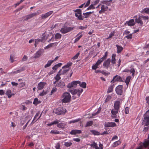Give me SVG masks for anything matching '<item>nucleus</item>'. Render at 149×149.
Here are the masks:
<instances>
[{
	"label": "nucleus",
	"instance_id": "50",
	"mask_svg": "<svg viewBox=\"0 0 149 149\" xmlns=\"http://www.w3.org/2000/svg\"><path fill=\"white\" fill-rule=\"evenodd\" d=\"M120 142L119 141H116L113 143V146L114 147H116L117 146L120 144Z\"/></svg>",
	"mask_w": 149,
	"mask_h": 149
},
{
	"label": "nucleus",
	"instance_id": "25",
	"mask_svg": "<svg viewBox=\"0 0 149 149\" xmlns=\"http://www.w3.org/2000/svg\"><path fill=\"white\" fill-rule=\"evenodd\" d=\"M94 12L93 11L92 12H87L86 13H83V15H84V17H83V19L85 18H87L89 17L90 15L93 13Z\"/></svg>",
	"mask_w": 149,
	"mask_h": 149
},
{
	"label": "nucleus",
	"instance_id": "43",
	"mask_svg": "<svg viewBox=\"0 0 149 149\" xmlns=\"http://www.w3.org/2000/svg\"><path fill=\"white\" fill-rule=\"evenodd\" d=\"M60 75H60V73L58 72V73L56 74V77H54V78L56 80H57V81H58L61 79V77H60Z\"/></svg>",
	"mask_w": 149,
	"mask_h": 149
},
{
	"label": "nucleus",
	"instance_id": "59",
	"mask_svg": "<svg viewBox=\"0 0 149 149\" xmlns=\"http://www.w3.org/2000/svg\"><path fill=\"white\" fill-rule=\"evenodd\" d=\"M60 122V121L59 120H58L57 119L55 121L52 122V124L54 125L58 124V123Z\"/></svg>",
	"mask_w": 149,
	"mask_h": 149
},
{
	"label": "nucleus",
	"instance_id": "26",
	"mask_svg": "<svg viewBox=\"0 0 149 149\" xmlns=\"http://www.w3.org/2000/svg\"><path fill=\"white\" fill-rule=\"evenodd\" d=\"M65 86V84L64 82L61 81L56 84V86L61 88H63Z\"/></svg>",
	"mask_w": 149,
	"mask_h": 149
},
{
	"label": "nucleus",
	"instance_id": "1",
	"mask_svg": "<svg viewBox=\"0 0 149 149\" xmlns=\"http://www.w3.org/2000/svg\"><path fill=\"white\" fill-rule=\"evenodd\" d=\"M61 98L62 102L68 103L70 101L71 97L69 93L68 92H65L62 94Z\"/></svg>",
	"mask_w": 149,
	"mask_h": 149
},
{
	"label": "nucleus",
	"instance_id": "56",
	"mask_svg": "<svg viewBox=\"0 0 149 149\" xmlns=\"http://www.w3.org/2000/svg\"><path fill=\"white\" fill-rule=\"evenodd\" d=\"M115 32L114 31H113V32H111L109 35V37H108L107 39H108L109 38H111L114 35Z\"/></svg>",
	"mask_w": 149,
	"mask_h": 149
},
{
	"label": "nucleus",
	"instance_id": "45",
	"mask_svg": "<svg viewBox=\"0 0 149 149\" xmlns=\"http://www.w3.org/2000/svg\"><path fill=\"white\" fill-rule=\"evenodd\" d=\"M54 44H55L56 45V43H50V44H49L47 46H46L45 47V49H48L49 48H50V47H52L53 45Z\"/></svg>",
	"mask_w": 149,
	"mask_h": 149
},
{
	"label": "nucleus",
	"instance_id": "37",
	"mask_svg": "<svg viewBox=\"0 0 149 149\" xmlns=\"http://www.w3.org/2000/svg\"><path fill=\"white\" fill-rule=\"evenodd\" d=\"M93 121H89L87 122L85 125V127H87L91 126L93 124Z\"/></svg>",
	"mask_w": 149,
	"mask_h": 149
},
{
	"label": "nucleus",
	"instance_id": "35",
	"mask_svg": "<svg viewBox=\"0 0 149 149\" xmlns=\"http://www.w3.org/2000/svg\"><path fill=\"white\" fill-rule=\"evenodd\" d=\"M131 78V77L130 76H128L126 77V80L125 81V82L127 86H128Z\"/></svg>",
	"mask_w": 149,
	"mask_h": 149
},
{
	"label": "nucleus",
	"instance_id": "17",
	"mask_svg": "<svg viewBox=\"0 0 149 149\" xmlns=\"http://www.w3.org/2000/svg\"><path fill=\"white\" fill-rule=\"evenodd\" d=\"M118 110L112 109L111 111L112 114L111 117L113 118H117V114L118 113Z\"/></svg>",
	"mask_w": 149,
	"mask_h": 149
},
{
	"label": "nucleus",
	"instance_id": "22",
	"mask_svg": "<svg viewBox=\"0 0 149 149\" xmlns=\"http://www.w3.org/2000/svg\"><path fill=\"white\" fill-rule=\"evenodd\" d=\"M81 131L79 130H73L70 132V134L72 135H75L77 134H80Z\"/></svg>",
	"mask_w": 149,
	"mask_h": 149
},
{
	"label": "nucleus",
	"instance_id": "12",
	"mask_svg": "<svg viewBox=\"0 0 149 149\" xmlns=\"http://www.w3.org/2000/svg\"><path fill=\"white\" fill-rule=\"evenodd\" d=\"M111 62V59L108 58L105 61L103 64L104 67L107 69L109 66L110 63Z\"/></svg>",
	"mask_w": 149,
	"mask_h": 149
},
{
	"label": "nucleus",
	"instance_id": "30",
	"mask_svg": "<svg viewBox=\"0 0 149 149\" xmlns=\"http://www.w3.org/2000/svg\"><path fill=\"white\" fill-rule=\"evenodd\" d=\"M135 21L136 22L140 24L141 26L143 24V22L141 19L140 17H139L138 18H136L135 19Z\"/></svg>",
	"mask_w": 149,
	"mask_h": 149
},
{
	"label": "nucleus",
	"instance_id": "8",
	"mask_svg": "<svg viewBox=\"0 0 149 149\" xmlns=\"http://www.w3.org/2000/svg\"><path fill=\"white\" fill-rule=\"evenodd\" d=\"M123 87L122 85H119L116 87L115 91L118 95H122Z\"/></svg>",
	"mask_w": 149,
	"mask_h": 149
},
{
	"label": "nucleus",
	"instance_id": "51",
	"mask_svg": "<svg viewBox=\"0 0 149 149\" xmlns=\"http://www.w3.org/2000/svg\"><path fill=\"white\" fill-rule=\"evenodd\" d=\"M111 98V97L109 95H108L107 96V97L105 99V102H107L109 101Z\"/></svg>",
	"mask_w": 149,
	"mask_h": 149
},
{
	"label": "nucleus",
	"instance_id": "11",
	"mask_svg": "<svg viewBox=\"0 0 149 149\" xmlns=\"http://www.w3.org/2000/svg\"><path fill=\"white\" fill-rule=\"evenodd\" d=\"M101 10L99 11V13L100 14H101L102 13H104L108 9V7L107 6L101 5Z\"/></svg>",
	"mask_w": 149,
	"mask_h": 149
},
{
	"label": "nucleus",
	"instance_id": "38",
	"mask_svg": "<svg viewBox=\"0 0 149 149\" xmlns=\"http://www.w3.org/2000/svg\"><path fill=\"white\" fill-rule=\"evenodd\" d=\"M24 67H22L20 68V69L16 71H14L13 72V73L14 74H17L18 73H19L21 72L24 71Z\"/></svg>",
	"mask_w": 149,
	"mask_h": 149
},
{
	"label": "nucleus",
	"instance_id": "18",
	"mask_svg": "<svg viewBox=\"0 0 149 149\" xmlns=\"http://www.w3.org/2000/svg\"><path fill=\"white\" fill-rule=\"evenodd\" d=\"M126 24H128L129 26H134L135 24L134 19H131L129 21H127L125 24V25Z\"/></svg>",
	"mask_w": 149,
	"mask_h": 149
},
{
	"label": "nucleus",
	"instance_id": "7",
	"mask_svg": "<svg viewBox=\"0 0 149 149\" xmlns=\"http://www.w3.org/2000/svg\"><path fill=\"white\" fill-rule=\"evenodd\" d=\"M74 29V27H64V28H62L61 29L60 31L62 33L65 34L73 30Z\"/></svg>",
	"mask_w": 149,
	"mask_h": 149
},
{
	"label": "nucleus",
	"instance_id": "46",
	"mask_svg": "<svg viewBox=\"0 0 149 149\" xmlns=\"http://www.w3.org/2000/svg\"><path fill=\"white\" fill-rule=\"evenodd\" d=\"M61 34H60L59 33H57L55 35V38L56 39H58L60 38H61Z\"/></svg>",
	"mask_w": 149,
	"mask_h": 149
},
{
	"label": "nucleus",
	"instance_id": "2",
	"mask_svg": "<svg viewBox=\"0 0 149 149\" xmlns=\"http://www.w3.org/2000/svg\"><path fill=\"white\" fill-rule=\"evenodd\" d=\"M149 110L147 111L144 114V120L143 121V124H145L144 126H148L149 125V114H148Z\"/></svg>",
	"mask_w": 149,
	"mask_h": 149
},
{
	"label": "nucleus",
	"instance_id": "15",
	"mask_svg": "<svg viewBox=\"0 0 149 149\" xmlns=\"http://www.w3.org/2000/svg\"><path fill=\"white\" fill-rule=\"evenodd\" d=\"M53 12V11H50L45 13V14H42L41 16V17L42 19H46L51 15Z\"/></svg>",
	"mask_w": 149,
	"mask_h": 149
},
{
	"label": "nucleus",
	"instance_id": "44",
	"mask_svg": "<svg viewBox=\"0 0 149 149\" xmlns=\"http://www.w3.org/2000/svg\"><path fill=\"white\" fill-rule=\"evenodd\" d=\"M72 143L70 142H65L64 143V145L66 147H70L72 145Z\"/></svg>",
	"mask_w": 149,
	"mask_h": 149
},
{
	"label": "nucleus",
	"instance_id": "57",
	"mask_svg": "<svg viewBox=\"0 0 149 149\" xmlns=\"http://www.w3.org/2000/svg\"><path fill=\"white\" fill-rule=\"evenodd\" d=\"M103 60L102 58H101L100 59L98 60L96 63L98 64V65H99L103 61Z\"/></svg>",
	"mask_w": 149,
	"mask_h": 149
},
{
	"label": "nucleus",
	"instance_id": "40",
	"mask_svg": "<svg viewBox=\"0 0 149 149\" xmlns=\"http://www.w3.org/2000/svg\"><path fill=\"white\" fill-rule=\"evenodd\" d=\"M91 132L94 135H100V133L99 132L95 130H91Z\"/></svg>",
	"mask_w": 149,
	"mask_h": 149
},
{
	"label": "nucleus",
	"instance_id": "53",
	"mask_svg": "<svg viewBox=\"0 0 149 149\" xmlns=\"http://www.w3.org/2000/svg\"><path fill=\"white\" fill-rule=\"evenodd\" d=\"M40 113V111H38L37 113H36V114L32 122V123L33 122L34 120L37 118V117L38 116V115H39Z\"/></svg>",
	"mask_w": 149,
	"mask_h": 149
},
{
	"label": "nucleus",
	"instance_id": "41",
	"mask_svg": "<svg viewBox=\"0 0 149 149\" xmlns=\"http://www.w3.org/2000/svg\"><path fill=\"white\" fill-rule=\"evenodd\" d=\"M52 63L53 61H52V60L48 61L47 64L45 65L44 67L45 68H47L50 66Z\"/></svg>",
	"mask_w": 149,
	"mask_h": 149
},
{
	"label": "nucleus",
	"instance_id": "14",
	"mask_svg": "<svg viewBox=\"0 0 149 149\" xmlns=\"http://www.w3.org/2000/svg\"><path fill=\"white\" fill-rule=\"evenodd\" d=\"M116 124L114 122H106L104 124V126L106 127H114L116 126Z\"/></svg>",
	"mask_w": 149,
	"mask_h": 149
},
{
	"label": "nucleus",
	"instance_id": "64",
	"mask_svg": "<svg viewBox=\"0 0 149 149\" xmlns=\"http://www.w3.org/2000/svg\"><path fill=\"white\" fill-rule=\"evenodd\" d=\"M107 56V52L105 53L104 55L101 58H102L103 60H104L105 59Z\"/></svg>",
	"mask_w": 149,
	"mask_h": 149
},
{
	"label": "nucleus",
	"instance_id": "34",
	"mask_svg": "<svg viewBox=\"0 0 149 149\" xmlns=\"http://www.w3.org/2000/svg\"><path fill=\"white\" fill-rule=\"evenodd\" d=\"M41 102L38 100V99L37 98L34 99V101L33 102V104L35 105H37L38 104L41 103Z\"/></svg>",
	"mask_w": 149,
	"mask_h": 149
},
{
	"label": "nucleus",
	"instance_id": "32",
	"mask_svg": "<svg viewBox=\"0 0 149 149\" xmlns=\"http://www.w3.org/2000/svg\"><path fill=\"white\" fill-rule=\"evenodd\" d=\"M77 84H79L80 86L83 88H85L86 87V84L84 82H82L81 83L80 81L79 83H77Z\"/></svg>",
	"mask_w": 149,
	"mask_h": 149
},
{
	"label": "nucleus",
	"instance_id": "29",
	"mask_svg": "<svg viewBox=\"0 0 149 149\" xmlns=\"http://www.w3.org/2000/svg\"><path fill=\"white\" fill-rule=\"evenodd\" d=\"M12 92L10 90H7L5 93L7 95L8 98H10L12 96Z\"/></svg>",
	"mask_w": 149,
	"mask_h": 149
},
{
	"label": "nucleus",
	"instance_id": "58",
	"mask_svg": "<svg viewBox=\"0 0 149 149\" xmlns=\"http://www.w3.org/2000/svg\"><path fill=\"white\" fill-rule=\"evenodd\" d=\"M132 34H130L127 35L125 37L127 39H132Z\"/></svg>",
	"mask_w": 149,
	"mask_h": 149
},
{
	"label": "nucleus",
	"instance_id": "9",
	"mask_svg": "<svg viewBox=\"0 0 149 149\" xmlns=\"http://www.w3.org/2000/svg\"><path fill=\"white\" fill-rule=\"evenodd\" d=\"M79 83L80 81H73L71 83L69 84L67 86V87L69 88L68 91L69 90H71V89H72L71 88L76 87L77 85V83Z\"/></svg>",
	"mask_w": 149,
	"mask_h": 149
},
{
	"label": "nucleus",
	"instance_id": "4",
	"mask_svg": "<svg viewBox=\"0 0 149 149\" xmlns=\"http://www.w3.org/2000/svg\"><path fill=\"white\" fill-rule=\"evenodd\" d=\"M66 111V109L63 107H59L55 110H54L53 112L57 115H60L64 114Z\"/></svg>",
	"mask_w": 149,
	"mask_h": 149
},
{
	"label": "nucleus",
	"instance_id": "60",
	"mask_svg": "<svg viewBox=\"0 0 149 149\" xmlns=\"http://www.w3.org/2000/svg\"><path fill=\"white\" fill-rule=\"evenodd\" d=\"M80 54V53L79 52L77 53L73 58L72 59H77L79 55Z\"/></svg>",
	"mask_w": 149,
	"mask_h": 149
},
{
	"label": "nucleus",
	"instance_id": "39",
	"mask_svg": "<svg viewBox=\"0 0 149 149\" xmlns=\"http://www.w3.org/2000/svg\"><path fill=\"white\" fill-rule=\"evenodd\" d=\"M43 39H38L36 40L35 43V46L36 47L37 46V45L38 44V43L40 42H43Z\"/></svg>",
	"mask_w": 149,
	"mask_h": 149
},
{
	"label": "nucleus",
	"instance_id": "36",
	"mask_svg": "<svg viewBox=\"0 0 149 149\" xmlns=\"http://www.w3.org/2000/svg\"><path fill=\"white\" fill-rule=\"evenodd\" d=\"M72 63L71 62L68 63L67 64L62 67V69H69L68 68L72 65Z\"/></svg>",
	"mask_w": 149,
	"mask_h": 149
},
{
	"label": "nucleus",
	"instance_id": "19",
	"mask_svg": "<svg viewBox=\"0 0 149 149\" xmlns=\"http://www.w3.org/2000/svg\"><path fill=\"white\" fill-rule=\"evenodd\" d=\"M64 70H62V69L60 70L58 72V73H60V75H64L69 71V69H63Z\"/></svg>",
	"mask_w": 149,
	"mask_h": 149
},
{
	"label": "nucleus",
	"instance_id": "24",
	"mask_svg": "<svg viewBox=\"0 0 149 149\" xmlns=\"http://www.w3.org/2000/svg\"><path fill=\"white\" fill-rule=\"evenodd\" d=\"M82 32H79L77 35V36H78L80 35L78 37L76 38L74 40V43H76L78 42L80 38L82 37L83 36V34H82Z\"/></svg>",
	"mask_w": 149,
	"mask_h": 149
},
{
	"label": "nucleus",
	"instance_id": "62",
	"mask_svg": "<svg viewBox=\"0 0 149 149\" xmlns=\"http://www.w3.org/2000/svg\"><path fill=\"white\" fill-rule=\"evenodd\" d=\"M10 60L11 61V62L12 63H13V62L14 61V56L13 55H10Z\"/></svg>",
	"mask_w": 149,
	"mask_h": 149
},
{
	"label": "nucleus",
	"instance_id": "33",
	"mask_svg": "<svg viewBox=\"0 0 149 149\" xmlns=\"http://www.w3.org/2000/svg\"><path fill=\"white\" fill-rule=\"evenodd\" d=\"M148 138L149 140L145 141L143 144V146L145 147H146L149 146V135L148 136Z\"/></svg>",
	"mask_w": 149,
	"mask_h": 149
},
{
	"label": "nucleus",
	"instance_id": "54",
	"mask_svg": "<svg viewBox=\"0 0 149 149\" xmlns=\"http://www.w3.org/2000/svg\"><path fill=\"white\" fill-rule=\"evenodd\" d=\"M98 65L96 63L95 65H93L92 67V69L94 70H95L96 69L98 68Z\"/></svg>",
	"mask_w": 149,
	"mask_h": 149
},
{
	"label": "nucleus",
	"instance_id": "55",
	"mask_svg": "<svg viewBox=\"0 0 149 149\" xmlns=\"http://www.w3.org/2000/svg\"><path fill=\"white\" fill-rule=\"evenodd\" d=\"M95 8V7L94 6V5L93 4H91L88 8H87V10H91V9H94Z\"/></svg>",
	"mask_w": 149,
	"mask_h": 149
},
{
	"label": "nucleus",
	"instance_id": "23",
	"mask_svg": "<svg viewBox=\"0 0 149 149\" xmlns=\"http://www.w3.org/2000/svg\"><path fill=\"white\" fill-rule=\"evenodd\" d=\"M112 1V0H110L109 1L105 0V1H103L101 2V3L105 4L107 6H110L111 3V2Z\"/></svg>",
	"mask_w": 149,
	"mask_h": 149
},
{
	"label": "nucleus",
	"instance_id": "5",
	"mask_svg": "<svg viewBox=\"0 0 149 149\" xmlns=\"http://www.w3.org/2000/svg\"><path fill=\"white\" fill-rule=\"evenodd\" d=\"M83 91V89L81 88L80 90L79 89H74L71 90H69V92H70L73 95H77V96L79 97L80 95V93H81Z\"/></svg>",
	"mask_w": 149,
	"mask_h": 149
},
{
	"label": "nucleus",
	"instance_id": "16",
	"mask_svg": "<svg viewBox=\"0 0 149 149\" xmlns=\"http://www.w3.org/2000/svg\"><path fill=\"white\" fill-rule=\"evenodd\" d=\"M120 102L119 101H116L114 103V107L115 110H118L120 107Z\"/></svg>",
	"mask_w": 149,
	"mask_h": 149
},
{
	"label": "nucleus",
	"instance_id": "6",
	"mask_svg": "<svg viewBox=\"0 0 149 149\" xmlns=\"http://www.w3.org/2000/svg\"><path fill=\"white\" fill-rule=\"evenodd\" d=\"M74 11L76 12L75 13V16L77 17L78 19L79 20H83V17L81 15V10L78 9Z\"/></svg>",
	"mask_w": 149,
	"mask_h": 149
},
{
	"label": "nucleus",
	"instance_id": "63",
	"mask_svg": "<svg viewBox=\"0 0 149 149\" xmlns=\"http://www.w3.org/2000/svg\"><path fill=\"white\" fill-rule=\"evenodd\" d=\"M143 11L144 12L148 14H149V8H146L144 9Z\"/></svg>",
	"mask_w": 149,
	"mask_h": 149
},
{
	"label": "nucleus",
	"instance_id": "20",
	"mask_svg": "<svg viewBox=\"0 0 149 149\" xmlns=\"http://www.w3.org/2000/svg\"><path fill=\"white\" fill-rule=\"evenodd\" d=\"M115 76H116V77H115V80L114 81H124L123 79L122 78L120 77V76L116 75Z\"/></svg>",
	"mask_w": 149,
	"mask_h": 149
},
{
	"label": "nucleus",
	"instance_id": "49",
	"mask_svg": "<svg viewBox=\"0 0 149 149\" xmlns=\"http://www.w3.org/2000/svg\"><path fill=\"white\" fill-rule=\"evenodd\" d=\"M90 145L93 148H95L97 147V143H95L94 142H93L92 143L90 144Z\"/></svg>",
	"mask_w": 149,
	"mask_h": 149
},
{
	"label": "nucleus",
	"instance_id": "27",
	"mask_svg": "<svg viewBox=\"0 0 149 149\" xmlns=\"http://www.w3.org/2000/svg\"><path fill=\"white\" fill-rule=\"evenodd\" d=\"M114 86V84L111 85L108 87L107 93H109L113 91Z\"/></svg>",
	"mask_w": 149,
	"mask_h": 149
},
{
	"label": "nucleus",
	"instance_id": "52",
	"mask_svg": "<svg viewBox=\"0 0 149 149\" xmlns=\"http://www.w3.org/2000/svg\"><path fill=\"white\" fill-rule=\"evenodd\" d=\"M47 92L48 91H43L42 92L39 94V95L40 96H43L46 94Z\"/></svg>",
	"mask_w": 149,
	"mask_h": 149
},
{
	"label": "nucleus",
	"instance_id": "47",
	"mask_svg": "<svg viewBox=\"0 0 149 149\" xmlns=\"http://www.w3.org/2000/svg\"><path fill=\"white\" fill-rule=\"evenodd\" d=\"M80 118H78L76 120H73L70 121L69 122V123L70 124H71L72 123H74L76 122H78L80 120Z\"/></svg>",
	"mask_w": 149,
	"mask_h": 149
},
{
	"label": "nucleus",
	"instance_id": "3",
	"mask_svg": "<svg viewBox=\"0 0 149 149\" xmlns=\"http://www.w3.org/2000/svg\"><path fill=\"white\" fill-rule=\"evenodd\" d=\"M40 10H38L37 11L36 13H33L23 17L22 18H24V21H27L29 19H30L33 17L35 16H36L37 15L39 14L40 13Z\"/></svg>",
	"mask_w": 149,
	"mask_h": 149
},
{
	"label": "nucleus",
	"instance_id": "28",
	"mask_svg": "<svg viewBox=\"0 0 149 149\" xmlns=\"http://www.w3.org/2000/svg\"><path fill=\"white\" fill-rule=\"evenodd\" d=\"M116 55L115 54H113L111 58V63L113 64H114L116 63V60L115 57Z\"/></svg>",
	"mask_w": 149,
	"mask_h": 149
},
{
	"label": "nucleus",
	"instance_id": "42",
	"mask_svg": "<svg viewBox=\"0 0 149 149\" xmlns=\"http://www.w3.org/2000/svg\"><path fill=\"white\" fill-rule=\"evenodd\" d=\"M65 124L64 123H60L57 124V126L59 128H63L65 127Z\"/></svg>",
	"mask_w": 149,
	"mask_h": 149
},
{
	"label": "nucleus",
	"instance_id": "31",
	"mask_svg": "<svg viewBox=\"0 0 149 149\" xmlns=\"http://www.w3.org/2000/svg\"><path fill=\"white\" fill-rule=\"evenodd\" d=\"M116 46L117 47V53H120L123 50V47L121 46H119L118 45H116Z\"/></svg>",
	"mask_w": 149,
	"mask_h": 149
},
{
	"label": "nucleus",
	"instance_id": "21",
	"mask_svg": "<svg viewBox=\"0 0 149 149\" xmlns=\"http://www.w3.org/2000/svg\"><path fill=\"white\" fill-rule=\"evenodd\" d=\"M46 84L45 83H44L43 82H40L38 84V88L39 90H41L42 89L44 86Z\"/></svg>",
	"mask_w": 149,
	"mask_h": 149
},
{
	"label": "nucleus",
	"instance_id": "61",
	"mask_svg": "<svg viewBox=\"0 0 149 149\" xmlns=\"http://www.w3.org/2000/svg\"><path fill=\"white\" fill-rule=\"evenodd\" d=\"M91 0H88L87 1L86 4H85V6H84V8H86V7L88 6L90 3Z\"/></svg>",
	"mask_w": 149,
	"mask_h": 149
},
{
	"label": "nucleus",
	"instance_id": "48",
	"mask_svg": "<svg viewBox=\"0 0 149 149\" xmlns=\"http://www.w3.org/2000/svg\"><path fill=\"white\" fill-rule=\"evenodd\" d=\"M50 133L52 134H59L60 133V132L57 130H52L51 131Z\"/></svg>",
	"mask_w": 149,
	"mask_h": 149
},
{
	"label": "nucleus",
	"instance_id": "13",
	"mask_svg": "<svg viewBox=\"0 0 149 149\" xmlns=\"http://www.w3.org/2000/svg\"><path fill=\"white\" fill-rule=\"evenodd\" d=\"M132 66H131V67H130V68H131V69L130 70H129L128 69H126L123 70V72H128L130 71V73L132 74V76L134 77V74L135 72V70L133 68H132Z\"/></svg>",
	"mask_w": 149,
	"mask_h": 149
},
{
	"label": "nucleus",
	"instance_id": "10",
	"mask_svg": "<svg viewBox=\"0 0 149 149\" xmlns=\"http://www.w3.org/2000/svg\"><path fill=\"white\" fill-rule=\"evenodd\" d=\"M44 52V50L43 49H40L36 53L34 58H39L42 55Z\"/></svg>",
	"mask_w": 149,
	"mask_h": 149
}]
</instances>
